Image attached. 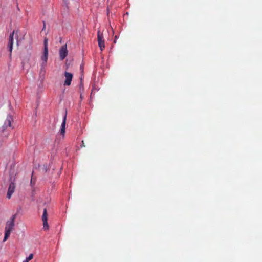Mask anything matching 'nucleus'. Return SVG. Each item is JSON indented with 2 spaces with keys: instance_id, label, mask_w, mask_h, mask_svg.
Instances as JSON below:
<instances>
[{
  "instance_id": "9b49d317",
  "label": "nucleus",
  "mask_w": 262,
  "mask_h": 262,
  "mask_svg": "<svg viewBox=\"0 0 262 262\" xmlns=\"http://www.w3.org/2000/svg\"><path fill=\"white\" fill-rule=\"evenodd\" d=\"M48 50V39L45 38L44 40V50Z\"/></svg>"
},
{
  "instance_id": "39448f33",
  "label": "nucleus",
  "mask_w": 262,
  "mask_h": 262,
  "mask_svg": "<svg viewBox=\"0 0 262 262\" xmlns=\"http://www.w3.org/2000/svg\"><path fill=\"white\" fill-rule=\"evenodd\" d=\"M64 76L66 80L64 82V85L67 86L70 85L73 76V74L71 73L65 72Z\"/></svg>"
},
{
  "instance_id": "9d476101",
  "label": "nucleus",
  "mask_w": 262,
  "mask_h": 262,
  "mask_svg": "<svg viewBox=\"0 0 262 262\" xmlns=\"http://www.w3.org/2000/svg\"><path fill=\"white\" fill-rule=\"evenodd\" d=\"M48 58V50L43 51V54L41 57L42 60L43 61V63H46Z\"/></svg>"
},
{
  "instance_id": "f03ea898",
  "label": "nucleus",
  "mask_w": 262,
  "mask_h": 262,
  "mask_svg": "<svg viewBox=\"0 0 262 262\" xmlns=\"http://www.w3.org/2000/svg\"><path fill=\"white\" fill-rule=\"evenodd\" d=\"M97 40L99 47L101 51H103L105 48V42L104 40L103 39V34L100 30L97 32Z\"/></svg>"
},
{
  "instance_id": "20e7f679",
  "label": "nucleus",
  "mask_w": 262,
  "mask_h": 262,
  "mask_svg": "<svg viewBox=\"0 0 262 262\" xmlns=\"http://www.w3.org/2000/svg\"><path fill=\"white\" fill-rule=\"evenodd\" d=\"M13 121V118L11 115H8L4 122L3 126L0 127V130L4 132L8 127L11 126V123Z\"/></svg>"
},
{
  "instance_id": "dca6fc26",
  "label": "nucleus",
  "mask_w": 262,
  "mask_h": 262,
  "mask_svg": "<svg viewBox=\"0 0 262 262\" xmlns=\"http://www.w3.org/2000/svg\"><path fill=\"white\" fill-rule=\"evenodd\" d=\"M44 28H45V24H44V26H43V29H44Z\"/></svg>"
},
{
  "instance_id": "f257e3e1",
  "label": "nucleus",
  "mask_w": 262,
  "mask_h": 262,
  "mask_svg": "<svg viewBox=\"0 0 262 262\" xmlns=\"http://www.w3.org/2000/svg\"><path fill=\"white\" fill-rule=\"evenodd\" d=\"M16 215H13L10 221H8L6 223L5 230V236L4 241H6L10 236V234L14 227V221L16 219Z\"/></svg>"
},
{
  "instance_id": "423d86ee",
  "label": "nucleus",
  "mask_w": 262,
  "mask_h": 262,
  "mask_svg": "<svg viewBox=\"0 0 262 262\" xmlns=\"http://www.w3.org/2000/svg\"><path fill=\"white\" fill-rule=\"evenodd\" d=\"M68 55L67 45L62 46L59 50V55L61 60H63Z\"/></svg>"
},
{
  "instance_id": "1a4fd4ad",
  "label": "nucleus",
  "mask_w": 262,
  "mask_h": 262,
  "mask_svg": "<svg viewBox=\"0 0 262 262\" xmlns=\"http://www.w3.org/2000/svg\"><path fill=\"white\" fill-rule=\"evenodd\" d=\"M66 118L67 115L66 114L63 118V121L61 125V128L60 130V133L63 137H64L66 132Z\"/></svg>"
},
{
  "instance_id": "f8f14e48",
  "label": "nucleus",
  "mask_w": 262,
  "mask_h": 262,
  "mask_svg": "<svg viewBox=\"0 0 262 262\" xmlns=\"http://www.w3.org/2000/svg\"><path fill=\"white\" fill-rule=\"evenodd\" d=\"M33 258V254H30L29 256L28 257L26 258V259L29 261L30 260H31V259H32Z\"/></svg>"
},
{
  "instance_id": "6e6552de",
  "label": "nucleus",
  "mask_w": 262,
  "mask_h": 262,
  "mask_svg": "<svg viewBox=\"0 0 262 262\" xmlns=\"http://www.w3.org/2000/svg\"><path fill=\"white\" fill-rule=\"evenodd\" d=\"M14 34V31H13L12 33H10L9 38V42H8V48L9 50L11 53L12 49H13V36Z\"/></svg>"
},
{
  "instance_id": "0eeeda50",
  "label": "nucleus",
  "mask_w": 262,
  "mask_h": 262,
  "mask_svg": "<svg viewBox=\"0 0 262 262\" xmlns=\"http://www.w3.org/2000/svg\"><path fill=\"white\" fill-rule=\"evenodd\" d=\"M15 188V186L14 183L11 182L9 186L7 194V198L8 199H10L12 194L14 192V190Z\"/></svg>"
},
{
  "instance_id": "ddd939ff",
  "label": "nucleus",
  "mask_w": 262,
  "mask_h": 262,
  "mask_svg": "<svg viewBox=\"0 0 262 262\" xmlns=\"http://www.w3.org/2000/svg\"><path fill=\"white\" fill-rule=\"evenodd\" d=\"M81 146L85 147V145H84V144L83 141H82V145H81Z\"/></svg>"
},
{
  "instance_id": "4468645a",
  "label": "nucleus",
  "mask_w": 262,
  "mask_h": 262,
  "mask_svg": "<svg viewBox=\"0 0 262 262\" xmlns=\"http://www.w3.org/2000/svg\"><path fill=\"white\" fill-rule=\"evenodd\" d=\"M23 262H29V261L26 259Z\"/></svg>"
},
{
  "instance_id": "2eb2a0df",
  "label": "nucleus",
  "mask_w": 262,
  "mask_h": 262,
  "mask_svg": "<svg viewBox=\"0 0 262 262\" xmlns=\"http://www.w3.org/2000/svg\"><path fill=\"white\" fill-rule=\"evenodd\" d=\"M116 38H117V36H115V40H117V39H116Z\"/></svg>"
},
{
  "instance_id": "f3484780",
  "label": "nucleus",
  "mask_w": 262,
  "mask_h": 262,
  "mask_svg": "<svg viewBox=\"0 0 262 262\" xmlns=\"http://www.w3.org/2000/svg\"><path fill=\"white\" fill-rule=\"evenodd\" d=\"M114 43H116V40H114Z\"/></svg>"
},
{
  "instance_id": "7ed1b4c3",
  "label": "nucleus",
  "mask_w": 262,
  "mask_h": 262,
  "mask_svg": "<svg viewBox=\"0 0 262 262\" xmlns=\"http://www.w3.org/2000/svg\"><path fill=\"white\" fill-rule=\"evenodd\" d=\"M42 221L43 222V229L45 230H48L49 226L48 224V214L46 208L43 209V214L42 215Z\"/></svg>"
}]
</instances>
